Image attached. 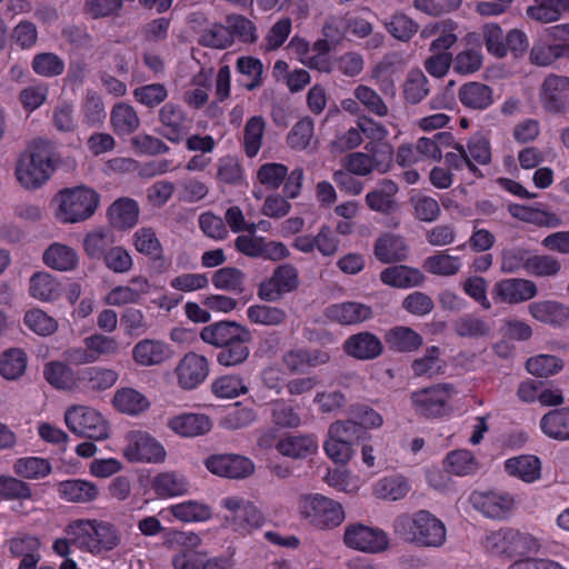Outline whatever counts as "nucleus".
Returning a JSON list of instances; mask_svg holds the SVG:
<instances>
[{
    "mask_svg": "<svg viewBox=\"0 0 569 569\" xmlns=\"http://www.w3.org/2000/svg\"><path fill=\"white\" fill-rule=\"evenodd\" d=\"M64 531L79 550L101 558L117 549L122 540L114 523L96 518L72 520Z\"/></svg>",
    "mask_w": 569,
    "mask_h": 569,
    "instance_id": "nucleus-1",
    "label": "nucleus"
},
{
    "mask_svg": "<svg viewBox=\"0 0 569 569\" xmlns=\"http://www.w3.org/2000/svg\"><path fill=\"white\" fill-rule=\"evenodd\" d=\"M395 532L405 540L423 547L437 548L446 541L443 522L427 510L400 516L395 522Z\"/></svg>",
    "mask_w": 569,
    "mask_h": 569,
    "instance_id": "nucleus-2",
    "label": "nucleus"
},
{
    "mask_svg": "<svg viewBox=\"0 0 569 569\" xmlns=\"http://www.w3.org/2000/svg\"><path fill=\"white\" fill-rule=\"evenodd\" d=\"M482 545L490 555L508 559L536 553L540 548L539 541L532 535L511 527L489 531Z\"/></svg>",
    "mask_w": 569,
    "mask_h": 569,
    "instance_id": "nucleus-3",
    "label": "nucleus"
},
{
    "mask_svg": "<svg viewBox=\"0 0 569 569\" xmlns=\"http://www.w3.org/2000/svg\"><path fill=\"white\" fill-rule=\"evenodd\" d=\"M57 201V218L63 223H76L93 216L100 197L93 189L81 186L61 190Z\"/></svg>",
    "mask_w": 569,
    "mask_h": 569,
    "instance_id": "nucleus-4",
    "label": "nucleus"
},
{
    "mask_svg": "<svg viewBox=\"0 0 569 569\" xmlns=\"http://www.w3.org/2000/svg\"><path fill=\"white\" fill-rule=\"evenodd\" d=\"M224 510L222 521L227 529L239 536L250 535L264 522L261 510L252 502L240 496H228L220 502Z\"/></svg>",
    "mask_w": 569,
    "mask_h": 569,
    "instance_id": "nucleus-5",
    "label": "nucleus"
},
{
    "mask_svg": "<svg viewBox=\"0 0 569 569\" xmlns=\"http://www.w3.org/2000/svg\"><path fill=\"white\" fill-rule=\"evenodd\" d=\"M54 171V164L48 150L31 146L19 158L16 177L26 189H37L44 184Z\"/></svg>",
    "mask_w": 569,
    "mask_h": 569,
    "instance_id": "nucleus-6",
    "label": "nucleus"
},
{
    "mask_svg": "<svg viewBox=\"0 0 569 569\" xmlns=\"http://www.w3.org/2000/svg\"><path fill=\"white\" fill-rule=\"evenodd\" d=\"M366 152H351L347 154L341 163L345 170L355 176L366 177L377 171L386 173L392 166V148L387 143L368 142Z\"/></svg>",
    "mask_w": 569,
    "mask_h": 569,
    "instance_id": "nucleus-7",
    "label": "nucleus"
},
{
    "mask_svg": "<svg viewBox=\"0 0 569 569\" xmlns=\"http://www.w3.org/2000/svg\"><path fill=\"white\" fill-rule=\"evenodd\" d=\"M301 518L319 529L338 527L345 519L342 506L322 495L302 496L298 502Z\"/></svg>",
    "mask_w": 569,
    "mask_h": 569,
    "instance_id": "nucleus-8",
    "label": "nucleus"
},
{
    "mask_svg": "<svg viewBox=\"0 0 569 569\" xmlns=\"http://www.w3.org/2000/svg\"><path fill=\"white\" fill-rule=\"evenodd\" d=\"M457 393L450 383H438L411 393L415 411L428 418L442 417L450 411V401Z\"/></svg>",
    "mask_w": 569,
    "mask_h": 569,
    "instance_id": "nucleus-9",
    "label": "nucleus"
},
{
    "mask_svg": "<svg viewBox=\"0 0 569 569\" xmlns=\"http://www.w3.org/2000/svg\"><path fill=\"white\" fill-rule=\"evenodd\" d=\"M541 108L550 114H565L569 111V77L551 73L539 88Z\"/></svg>",
    "mask_w": 569,
    "mask_h": 569,
    "instance_id": "nucleus-10",
    "label": "nucleus"
},
{
    "mask_svg": "<svg viewBox=\"0 0 569 569\" xmlns=\"http://www.w3.org/2000/svg\"><path fill=\"white\" fill-rule=\"evenodd\" d=\"M128 443L123 448V456L129 461H142L160 463L166 459L163 447L147 432L131 431L127 438Z\"/></svg>",
    "mask_w": 569,
    "mask_h": 569,
    "instance_id": "nucleus-11",
    "label": "nucleus"
},
{
    "mask_svg": "<svg viewBox=\"0 0 569 569\" xmlns=\"http://www.w3.org/2000/svg\"><path fill=\"white\" fill-rule=\"evenodd\" d=\"M470 501L477 510L492 519H505L516 508L515 497L505 491H475Z\"/></svg>",
    "mask_w": 569,
    "mask_h": 569,
    "instance_id": "nucleus-12",
    "label": "nucleus"
},
{
    "mask_svg": "<svg viewBox=\"0 0 569 569\" xmlns=\"http://www.w3.org/2000/svg\"><path fill=\"white\" fill-rule=\"evenodd\" d=\"M298 270L289 263L277 267L269 279L262 281L258 288V296L262 300L274 301L281 295L298 288Z\"/></svg>",
    "mask_w": 569,
    "mask_h": 569,
    "instance_id": "nucleus-13",
    "label": "nucleus"
},
{
    "mask_svg": "<svg viewBox=\"0 0 569 569\" xmlns=\"http://www.w3.org/2000/svg\"><path fill=\"white\" fill-rule=\"evenodd\" d=\"M491 293L497 302L519 305L535 298L538 295V288L529 279L507 278L496 282Z\"/></svg>",
    "mask_w": 569,
    "mask_h": 569,
    "instance_id": "nucleus-14",
    "label": "nucleus"
},
{
    "mask_svg": "<svg viewBox=\"0 0 569 569\" xmlns=\"http://www.w3.org/2000/svg\"><path fill=\"white\" fill-rule=\"evenodd\" d=\"M174 375L181 389L192 390L207 379L209 362L204 356L188 352L179 360Z\"/></svg>",
    "mask_w": 569,
    "mask_h": 569,
    "instance_id": "nucleus-15",
    "label": "nucleus"
},
{
    "mask_svg": "<svg viewBox=\"0 0 569 569\" xmlns=\"http://www.w3.org/2000/svg\"><path fill=\"white\" fill-rule=\"evenodd\" d=\"M343 540L348 547L365 552L383 551L389 543L388 537L382 530L363 525L348 526Z\"/></svg>",
    "mask_w": 569,
    "mask_h": 569,
    "instance_id": "nucleus-16",
    "label": "nucleus"
},
{
    "mask_svg": "<svg viewBox=\"0 0 569 569\" xmlns=\"http://www.w3.org/2000/svg\"><path fill=\"white\" fill-rule=\"evenodd\" d=\"M178 550L172 557L174 569H201L204 552L200 551L201 538L193 532H179L174 539Z\"/></svg>",
    "mask_w": 569,
    "mask_h": 569,
    "instance_id": "nucleus-17",
    "label": "nucleus"
},
{
    "mask_svg": "<svg viewBox=\"0 0 569 569\" xmlns=\"http://www.w3.org/2000/svg\"><path fill=\"white\" fill-rule=\"evenodd\" d=\"M173 356L169 343L158 339H142L132 348L133 361L142 367H152L164 363Z\"/></svg>",
    "mask_w": 569,
    "mask_h": 569,
    "instance_id": "nucleus-18",
    "label": "nucleus"
},
{
    "mask_svg": "<svg viewBox=\"0 0 569 569\" xmlns=\"http://www.w3.org/2000/svg\"><path fill=\"white\" fill-rule=\"evenodd\" d=\"M206 467L212 473L227 478H244L254 469L251 460L234 455L211 456L206 460Z\"/></svg>",
    "mask_w": 569,
    "mask_h": 569,
    "instance_id": "nucleus-19",
    "label": "nucleus"
},
{
    "mask_svg": "<svg viewBox=\"0 0 569 569\" xmlns=\"http://www.w3.org/2000/svg\"><path fill=\"white\" fill-rule=\"evenodd\" d=\"M159 121L164 129L163 137L173 143L182 141L190 129V120L183 110L172 102L162 106L159 111Z\"/></svg>",
    "mask_w": 569,
    "mask_h": 569,
    "instance_id": "nucleus-20",
    "label": "nucleus"
},
{
    "mask_svg": "<svg viewBox=\"0 0 569 569\" xmlns=\"http://www.w3.org/2000/svg\"><path fill=\"white\" fill-rule=\"evenodd\" d=\"M160 515L168 521L177 520L183 523L203 522L212 517V510L204 502L186 500L163 508Z\"/></svg>",
    "mask_w": 569,
    "mask_h": 569,
    "instance_id": "nucleus-21",
    "label": "nucleus"
},
{
    "mask_svg": "<svg viewBox=\"0 0 569 569\" xmlns=\"http://www.w3.org/2000/svg\"><path fill=\"white\" fill-rule=\"evenodd\" d=\"M457 23L452 20H441L426 24L420 31L422 39H430L431 52H447L458 40L456 34Z\"/></svg>",
    "mask_w": 569,
    "mask_h": 569,
    "instance_id": "nucleus-22",
    "label": "nucleus"
},
{
    "mask_svg": "<svg viewBox=\"0 0 569 569\" xmlns=\"http://www.w3.org/2000/svg\"><path fill=\"white\" fill-rule=\"evenodd\" d=\"M528 312L535 320L552 327H561L569 321V306L557 300L531 302Z\"/></svg>",
    "mask_w": 569,
    "mask_h": 569,
    "instance_id": "nucleus-23",
    "label": "nucleus"
},
{
    "mask_svg": "<svg viewBox=\"0 0 569 569\" xmlns=\"http://www.w3.org/2000/svg\"><path fill=\"white\" fill-rule=\"evenodd\" d=\"M325 316L332 322L348 326L370 319L372 317V309L365 303L348 301L329 306L325 311Z\"/></svg>",
    "mask_w": 569,
    "mask_h": 569,
    "instance_id": "nucleus-24",
    "label": "nucleus"
},
{
    "mask_svg": "<svg viewBox=\"0 0 569 569\" xmlns=\"http://www.w3.org/2000/svg\"><path fill=\"white\" fill-rule=\"evenodd\" d=\"M249 330L232 321H219L209 326H206L200 331V338L212 346L223 348L227 345L234 342L242 335Z\"/></svg>",
    "mask_w": 569,
    "mask_h": 569,
    "instance_id": "nucleus-25",
    "label": "nucleus"
},
{
    "mask_svg": "<svg viewBox=\"0 0 569 569\" xmlns=\"http://www.w3.org/2000/svg\"><path fill=\"white\" fill-rule=\"evenodd\" d=\"M357 429H330L323 443L327 456L336 463H347L352 456L351 439Z\"/></svg>",
    "mask_w": 569,
    "mask_h": 569,
    "instance_id": "nucleus-26",
    "label": "nucleus"
},
{
    "mask_svg": "<svg viewBox=\"0 0 569 569\" xmlns=\"http://www.w3.org/2000/svg\"><path fill=\"white\" fill-rule=\"evenodd\" d=\"M343 349L353 358L369 360L381 355L382 343L377 336L365 331L349 337L343 343Z\"/></svg>",
    "mask_w": 569,
    "mask_h": 569,
    "instance_id": "nucleus-27",
    "label": "nucleus"
},
{
    "mask_svg": "<svg viewBox=\"0 0 569 569\" xmlns=\"http://www.w3.org/2000/svg\"><path fill=\"white\" fill-rule=\"evenodd\" d=\"M398 186L389 179L381 180L378 186L366 194V204L382 214H390L397 209L396 194Z\"/></svg>",
    "mask_w": 569,
    "mask_h": 569,
    "instance_id": "nucleus-28",
    "label": "nucleus"
},
{
    "mask_svg": "<svg viewBox=\"0 0 569 569\" xmlns=\"http://www.w3.org/2000/svg\"><path fill=\"white\" fill-rule=\"evenodd\" d=\"M373 253L382 263L401 262L407 259L408 246L402 237L383 233L376 240Z\"/></svg>",
    "mask_w": 569,
    "mask_h": 569,
    "instance_id": "nucleus-29",
    "label": "nucleus"
},
{
    "mask_svg": "<svg viewBox=\"0 0 569 569\" xmlns=\"http://www.w3.org/2000/svg\"><path fill=\"white\" fill-rule=\"evenodd\" d=\"M425 279V274L419 269L405 264L388 267L380 273L382 283L400 289L418 287Z\"/></svg>",
    "mask_w": 569,
    "mask_h": 569,
    "instance_id": "nucleus-30",
    "label": "nucleus"
},
{
    "mask_svg": "<svg viewBox=\"0 0 569 569\" xmlns=\"http://www.w3.org/2000/svg\"><path fill=\"white\" fill-rule=\"evenodd\" d=\"M57 490L61 499L74 503L91 502L99 496V489L94 483L81 479L61 481Z\"/></svg>",
    "mask_w": 569,
    "mask_h": 569,
    "instance_id": "nucleus-31",
    "label": "nucleus"
},
{
    "mask_svg": "<svg viewBox=\"0 0 569 569\" xmlns=\"http://www.w3.org/2000/svg\"><path fill=\"white\" fill-rule=\"evenodd\" d=\"M276 448L282 456L302 459L317 452L318 442L310 435H288L277 442Z\"/></svg>",
    "mask_w": 569,
    "mask_h": 569,
    "instance_id": "nucleus-32",
    "label": "nucleus"
},
{
    "mask_svg": "<svg viewBox=\"0 0 569 569\" xmlns=\"http://www.w3.org/2000/svg\"><path fill=\"white\" fill-rule=\"evenodd\" d=\"M139 212V206L136 200L119 198L109 207L108 219L116 229H130L137 224Z\"/></svg>",
    "mask_w": 569,
    "mask_h": 569,
    "instance_id": "nucleus-33",
    "label": "nucleus"
},
{
    "mask_svg": "<svg viewBox=\"0 0 569 569\" xmlns=\"http://www.w3.org/2000/svg\"><path fill=\"white\" fill-rule=\"evenodd\" d=\"M458 98L466 108L485 110L493 103V91L485 83L470 81L459 88Z\"/></svg>",
    "mask_w": 569,
    "mask_h": 569,
    "instance_id": "nucleus-34",
    "label": "nucleus"
},
{
    "mask_svg": "<svg viewBox=\"0 0 569 569\" xmlns=\"http://www.w3.org/2000/svg\"><path fill=\"white\" fill-rule=\"evenodd\" d=\"M151 489L158 498L167 499L186 495L189 483L183 476L174 471H166L152 478Z\"/></svg>",
    "mask_w": 569,
    "mask_h": 569,
    "instance_id": "nucleus-35",
    "label": "nucleus"
},
{
    "mask_svg": "<svg viewBox=\"0 0 569 569\" xmlns=\"http://www.w3.org/2000/svg\"><path fill=\"white\" fill-rule=\"evenodd\" d=\"M110 124L117 136H129L140 127V118L132 106L118 102L111 109Z\"/></svg>",
    "mask_w": 569,
    "mask_h": 569,
    "instance_id": "nucleus-36",
    "label": "nucleus"
},
{
    "mask_svg": "<svg viewBox=\"0 0 569 569\" xmlns=\"http://www.w3.org/2000/svg\"><path fill=\"white\" fill-rule=\"evenodd\" d=\"M385 341L389 349L398 352L416 351L423 343L422 337L406 326H397L388 330L385 335Z\"/></svg>",
    "mask_w": 569,
    "mask_h": 569,
    "instance_id": "nucleus-37",
    "label": "nucleus"
},
{
    "mask_svg": "<svg viewBox=\"0 0 569 569\" xmlns=\"http://www.w3.org/2000/svg\"><path fill=\"white\" fill-rule=\"evenodd\" d=\"M505 469L509 476L517 477L528 483L535 482L541 476V462L538 457L531 455L506 460Z\"/></svg>",
    "mask_w": 569,
    "mask_h": 569,
    "instance_id": "nucleus-38",
    "label": "nucleus"
},
{
    "mask_svg": "<svg viewBox=\"0 0 569 569\" xmlns=\"http://www.w3.org/2000/svg\"><path fill=\"white\" fill-rule=\"evenodd\" d=\"M264 130L266 121L262 117L254 116L247 120L243 127L241 147L248 158L252 159L259 153L263 142Z\"/></svg>",
    "mask_w": 569,
    "mask_h": 569,
    "instance_id": "nucleus-39",
    "label": "nucleus"
},
{
    "mask_svg": "<svg viewBox=\"0 0 569 569\" xmlns=\"http://www.w3.org/2000/svg\"><path fill=\"white\" fill-rule=\"evenodd\" d=\"M43 262L51 269L70 271L78 264V254L71 247L54 242L43 252Z\"/></svg>",
    "mask_w": 569,
    "mask_h": 569,
    "instance_id": "nucleus-40",
    "label": "nucleus"
},
{
    "mask_svg": "<svg viewBox=\"0 0 569 569\" xmlns=\"http://www.w3.org/2000/svg\"><path fill=\"white\" fill-rule=\"evenodd\" d=\"M112 403L118 411L130 416L144 412L150 407L148 398L132 388L117 390Z\"/></svg>",
    "mask_w": 569,
    "mask_h": 569,
    "instance_id": "nucleus-41",
    "label": "nucleus"
},
{
    "mask_svg": "<svg viewBox=\"0 0 569 569\" xmlns=\"http://www.w3.org/2000/svg\"><path fill=\"white\" fill-rule=\"evenodd\" d=\"M568 9V0H533L527 8V16L540 23L557 21Z\"/></svg>",
    "mask_w": 569,
    "mask_h": 569,
    "instance_id": "nucleus-42",
    "label": "nucleus"
},
{
    "mask_svg": "<svg viewBox=\"0 0 569 569\" xmlns=\"http://www.w3.org/2000/svg\"><path fill=\"white\" fill-rule=\"evenodd\" d=\"M118 380V373L112 369L88 367L78 371V381L91 390H106Z\"/></svg>",
    "mask_w": 569,
    "mask_h": 569,
    "instance_id": "nucleus-43",
    "label": "nucleus"
},
{
    "mask_svg": "<svg viewBox=\"0 0 569 569\" xmlns=\"http://www.w3.org/2000/svg\"><path fill=\"white\" fill-rule=\"evenodd\" d=\"M509 212L516 219L539 227L556 228L561 226V219L556 213L535 209L523 204H511L509 207Z\"/></svg>",
    "mask_w": 569,
    "mask_h": 569,
    "instance_id": "nucleus-44",
    "label": "nucleus"
},
{
    "mask_svg": "<svg viewBox=\"0 0 569 569\" xmlns=\"http://www.w3.org/2000/svg\"><path fill=\"white\" fill-rule=\"evenodd\" d=\"M67 427H101L104 423L102 415L94 408L84 405H74L64 412Z\"/></svg>",
    "mask_w": 569,
    "mask_h": 569,
    "instance_id": "nucleus-45",
    "label": "nucleus"
},
{
    "mask_svg": "<svg viewBox=\"0 0 569 569\" xmlns=\"http://www.w3.org/2000/svg\"><path fill=\"white\" fill-rule=\"evenodd\" d=\"M422 267L431 274L450 277L460 271L462 263L459 257L450 256L447 251H438L427 257Z\"/></svg>",
    "mask_w": 569,
    "mask_h": 569,
    "instance_id": "nucleus-46",
    "label": "nucleus"
},
{
    "mask_svg": "<svg viewBox=\"0 0 569 569\" xmlns=\"http://www.w3.org/2000/svg\"><path fill=\"white\" fill-rule=\"evenodd\" d=\"M250 340L251 333L248 331L239 337V339H236L234 342L223 347L217 356V361L219 365L224 367H232L244 362L250 355L248 347Z\"/></svg>",
    "mask_w": 569,
    "mask_h": 569,
    "instance_id": "nucleus-47",
    "label": "nucleus"
},
{
    "mask_svg": "<svg viewBox=\"0 0 569 569\" xmlns=\"http://www.w3.org/2000/svg\"><path fill=\"white\" fill-rule=\"evenodd\" d=\"M60 283L47 272H37L30 278L29 293L41 301H53L60 296Z\"/></svg>",
    "mask_w": 569,
    "mask_h": 569,
    "instance_id": "nucleus-48",
    "label": "nucleus"
},
{
    "mask_svg": "<svg viewBox=\"0 0 569 569\" xmlns=\"http://www.w3.org/2000/svg\"><path fill=\"white\" fill-rule=\"evenodd\" d=\"M244 272L236 267H222L211 277L216 289L234 293H241L244 290Z\"/></svg>",
    "mask_w": 569,
    "mask_h": 569,
    "instance_id": "nucleus-49",
    "label": "nucleus"
},
{
    "mask_svg": "<svg viewBox=\"0 0 569 569\" xmlns=\"http://www.w3.org/2000/svg\"><path fill=\"white\" fill-rule=\"evenodd\" d=\"M443 468L447 472L463 477L475 473L478 469V462L468 450H455L447 455L443 460Z\"/></svg>",
    "mask_w": 569,
    "mask_h": 569,
    "instance_id": "nucleus-50",
    "label": "nucleus"
},
{
    "mask_svg": "<svg viewBox=\"0 0 569 569\" xmlns=\"http://www.w3.org/2000/svg\"><path fill=\"white\" fill-rule=\"evenodd\" d=\"M216 179L223 184H241L244 181V171L240 160L234 156L218 159Z\"/></svg>",
    "mask_w": 569,
    "mask_h": 569,
    "instance_id": "nucleus-51",
    "label": "nucleus"
},
{
    "mask_svg": "<svg viewBox=\"0 0 569 569\" xmlns=\"http://www.w3.org/2000/svg\"><path fill=\"white\" fill-rule=\"evenodd\" d=\"M446 362L440 358V349L436 346L427 348L426 353L413 360L411 363V369L415 376L422 377L428 376L432 377L435 375L441 373Z\"/></svg>",
    "mask_w": 569,
    "mask_h": 569,
    "instance_id": "nucleus-52",
    "label": "nucleus"
},
{
    "mask_svg": "<svg viewBox=\"0 0 569 569\" xmlns=\"http://www.w3.org/2000/svg\"><path fill=\"white\" fill-rule=\"evenodd\" d=\"M13 472L23 479H40L51 472V465L39 457L20 458L13 463Z\"/></svg>",
    "mask_w": 569,
    "mask_h": 569,
    "instance_id": "nucleus-53",
    "label": "nucleus"
},
{
    "mask_svg": "<svg viewBox=\"0 0 569 569\" xmlns=\"http://www.w3.org/2000/svg\"><path fill=\"white\" fill-rule=\"evenodd\" d=\"M429 93L428 79L419 69L411 70L403 83V97L408 103L417 104Z\"/></svg>",
    "mask_w": 569,
    "mask_h": 569,
    "instance_id": "nucleus-54",
    "label": "nucleus"
},
{
    "mask_svg": "<svg viewBox=\"0 0 569 569\" xmlns=\"http://www.w3.org/2000/svg\"><path fill=\"white\" fill-rule=\"evenodd\" d=\"M28 329L39 336H51L58 330V321L39 308L28 310L23 317Z\"/></svg>",
    "mask_w": 569,
    "mask_h": 569,
    "instance_id": "nucleus-55",
    "label": "nucleus"
},
{
    "mask_svg": "<svg viewBox=\"0 0 569 569\" xmlns=\"http://www.w3.org/2000/svg\"><path fill=\"white\" fill-rule=\"evenodd\" d=\"M26 367L27 356L21 349H9L0 356V375L8 380L19 378Z\"/></svg>",
    "mask_w": 569,
    "mask_h": 569,
    "instance_id": "nucleus-56",
    "label": "nucleus"
},
{
    "mask_svg": "<svg viewBox=\"0 0 569 569\" xmlns=\"http://www.w3.org/2000/svg\"><path fill=\"white\" fill-rule=\"evenodd\" d=\"M248 319L256 325L261 326H279L287 319L283 309L267 305L250 306L247 310Z\"/></svg>",
    "mask_w": 569,
    "mask_h": 569,
    "instance_id": "nucleus-57",
    "label": "nucleus"
},
{
    "mask_svg": "<svg viewBox=\"0 0 569 569\" xmlns=\"http://www.w3.org/2000/svg\"><path fill=\"white\" fill-rule=\"evenodd\" d=\"M211 391L218 398H236L248 392L243 379L237 375H226L218 377L211 383Z\"/></svg>",
    "mask_w": 569,
    "mask_h": 569,
    "instance_id": "nucleus-58",
    "label": "nucleus"
},
{
    "mask_svg": "<svg viewBox=\"0 0 569 569\" xmlns=\"http://www.w3.org/2000/svg\"><path fill=\"white\" fill-rule=\"evenodd\" d=\"M353 96L369 113L380 118H383L388 114V106L385 103L379 93L372 88L366 84H359L355 88Z\"/></svg>",
    "mask_w": 569,
    "mask_h": 569,
    "instance_id": "nucleus-59",
    "label": "nucleus"
},
{
    "mask_svg": "<svg viewBox=\"0 0 569 569\" xmlns=\"http://www.w3.org/2000/svg\"><path fill=\"white\" fill-rule=\"evenodd\" d=\"M482 59L480 48L465 49L452 57V69L461 76L472 74L481 69Z\"/></svg>",
    "mask_w": 569,
    "mask_h": 569,
    "instance_id": "nucleus-60",
    "label": "nucleus"
},
{
    "mask_svg": "<svg viewBox=\"0 0 569 569\" xmlns=\"http://www.w3.org/2000/svg\"><path fill=\"white\" fill-rule=\"evenodd\" d=\"M563 361L552 355H539L531 357L526 362L527 370L537 377L547 378L563 369Z\"/></svg>",
    "mask_w": 569,
    "mask_h": 569,
    "instance_id": "nucleus-61",
    "label": "nucleus"
},
{
    "mask_svg": "<svg viewBox=\"0 0 569 569\" xmlns=\"http://www.w3.org/2000/svg\"><path fill=\"white\" fill-rule=\"evenodd\" d=\"M385 28L397 40L408 42L418 32L419 24L405 13H395Z\"/></svg>",
    "mask_w": 569,
    "mask_h": 569,
    "instance_id": "nucleus-62",
    "label": "nucleus"
},
{
    "mask_svg": "<svg viewBox=\"0 0 569 569\" xmlns=\"http://www.w3.org/2000/svg\"><path fill=\"white\" fill-rule=\"evenodd\" d=\"M31 67L34 73L46 78L60 76L64 71L63 60L52 52L37 53L32 59Z\"/></svg>",
    "mask_w": 569,
    "mask_h": 569,
    "instance_id": "nucleus-63",
    "label": "nucleus"
},
{
    "mask_svg": "<svg viewBox=\"0 0 569 569\" xmlns=\"http://www.w3.org/2000/svg\"><path fill=\"white\" fill-rule=\"evenodd\" d=\"M43 375L46 380L58 389H71L76 385L72 370L60 361L47 363L43 369Z\"/></svg>",
    "mask_w": 569,
    "mask_h": 569,
    "instance_id": "nucleus-64",
    "label": "nucleus"
}]
</instances>
